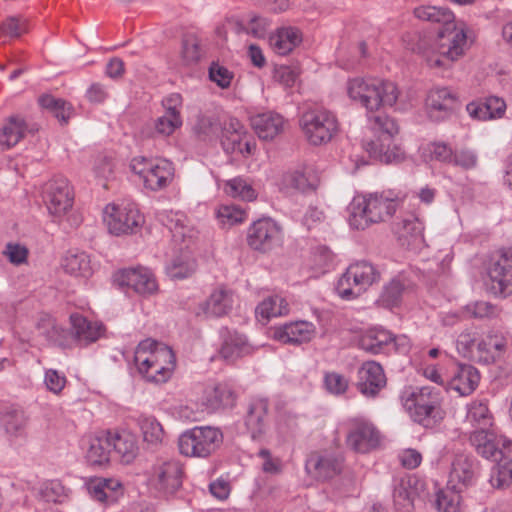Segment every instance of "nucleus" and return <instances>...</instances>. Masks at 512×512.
Listing matches in <instances>:
<instances>
[{"label":"nucleus","instance_id":"nucleus-54","mask_svg":"<svg viewBox=\"0 0 512 512\" xmlns=\"http://www.w3.org/2000/svg\"><path fill=\"white\" fill-rule=\"evenodd\" d=\"M39 496L45 502L62 503L68 497V490L59 480H50L40 486Z\"/></svg>","mask_w":512,"mask_h":512},{"label":"nucleus","instance_id":"nucleus-19","mask_svg":"<svg viewBox=\"0 0 512 512\" xmlns=\"http://www.w3.org/2000/svg\"><path fill=\"white\" fill-rule=\"evenodd\" d=\"M477 475V461L469 455L457 454L451 463L448 483L463 491L475 483Z\"/></svg>","mask_w":512,"mask_h":512},{"label":"nucleus","instance_id":"nucleus-63","mask_svg":"<svg viewBox=\"0 0 512 512\" xmlns=\"http://www.w3.org/2000/svg\"><path fill=\"white\" fill-rule=\"evenodd\" d=\"M2 254L7 260L15 266H20L27 263L29 251L26 246L17 242H8L5 245Z\"/></svg>","mask_w":512,"mask_h":512},{"label":"nucleus","instance_id":"nucleus-16","mask_svg":"<svg viewBox=\"0 0 512 512\" xmlns=\"http://www.w3.org/2000/svg\"><path fill=\"white\" fill-rule=\"evenodd\" d=\"M406 346H408L406 337H395L384 329L370 330L359 340V347L371 354L389 352L390 347L395 351H405Z\"/></svg>","mask_w":512,"mask_h":512},{"label":"nucleus","instance_id":"nucleus-64","mask_svg":"<svg viewBox=\"0 0 512 512\" xmlns=\"http://www.w3.org/2000/svg\"><path fill=\"white\" fill-rule=\"evenodd\" d=\"M233 77V72L229 71L219 63L213 62L209 67L210 80L222 89H226L231 85Z\"/></svg>","mask_w":512,"mask_h":512},{"label":"nucleus","instance_id":"nucleus-37","mask_svg":"<svg viewBox=\"0 0 512 512\" xmlns=\"http://www.w3.org/2000/svg\"><path fill=\"white\" fill-rule=\"evenodd\" d=\"M235 401L236 395L227 384L219 383L204 390L203 403L210 410L233 407Z\"/></svg>","mask_w":512,"mask_h":512},{"label":"nucleus","instance_id":"nucleus-42","mask_svg":"<svg viewBox=\"0 0 512 512\" xmlns=\"http://www.w3.org/2000/svg\"><path fill=\"white\" fill-rule=\"evenodd\" d=\"M160 220L171 232L175 241L185 242L192 237V229L187 224L186 216L181 212H166L161 214Z\"/></svg>","mask_w":512,"mask_h":512},{"label":"nucleus","instance_id":"nucleus-52","mask_svg":"<svg viewBox=\"0 0 512 512\" xmlns=\"http://www.w3.org/2000/svg\"><path fill=\"white\" fill-rule=\"evenodd\" d=\"M138 422L145 442L152 445L162 443L164 430L156 418L140 416Z\"/></svg>","mask_w":512,"mask_h":512},{"label":"nucleus","instance_id":"nucleus-43","mask_svg":"<svg viewBox=\"0 0 512 512\" xmlns=\"http://www.w3.org/2000/svg\"><path fill=\"white\" fill-rule=\"evenodd\" d=\"M302 40L301 32L296 28H282L270 37V45L279 55L291 52Z\"/></svg>","mask_w":512,"mask_h":512},{"label":"nucleus","instance_id":"nucleus-57","mask_svg":"<svg viewBox=\"0 0 512 512\" xmlns=\"http://www.w3.org/2000/svg\"><path fill=\"white\" fill-rule=\"evenodd\" d=\"M182 125L180 112H165L154 121L155 133L160 136H169Z\"/></svg>","mask_w":512,"mask_h":512},{"label":"nucleus","instance_id":"nucleus-4","mask_svg":"<svg viewBox=\"0 0 512 512\" xmlns=\"http://www.w3.org/2000/svg\"><path fill=\"white\" fill-rule=\"evenodd\" d=\"M466 48L467 35L464 29L457 27L454 22L445 28H439L431 55L428 51L422 53L431 68H443L462 57Z\"/></svg>","mask_w":512,"mask_h":512},{"label":"nucleus","instance_id":"nucleus-48","mask_svg":"<svg viewBox=\"0 0 512 512\" xmlns=\"http://www.w3.org/2000/svg\"><path fill=\"white\" fill-rule=\"evenodd\" d=\"M348 211V222L352 229L365 230L371 224L375 223L369 219V212L366 209L365 204H363L361 197L353 199L348 207Z\"/></svg>","mask_w":512,"mask_h":512},{"label":"nucleus","instance_id":"nucleus-40","mask_svg":"<svg viewBox=\"0 0 512 512\" xmlns=\"http://www.w3.org/2000/svg\"><path fill=\"white\" fill-rule=\"evenodd\" d=\"M221 132V145L227 153L239 152L244 154L242 141L246 138V133L237 119H230Z\"/></svg>","mask_w":512,"mask_h":512},{"label":"nucleus","instance_id":"nucleus-3","mask_svg":"<svg viewBox=\"0 0 512 512\" xmlns=\"http://www.w3.org/2000/svg\"><path fill=\"white\" fill-rule=\"evenodd\" d=\"M402 402L413 421L425 428L434 427L443 418L441 393L435 387L407 390L402 395Z\"/></svg>","mask_w":512,"mask_h":512},{"label":"nucleus","instance_id":"nucleus-14","mask_svg":"<svg viewBox=\"0 0 512 512\" xmlns=\"http://www.w3.org/2000/svg\"><path fill=\"white\" fill-rule=\"evenodd\" d=\"M114 282L119 287L132 290L142 296L154 294L158 289L153 273L144 267L120 270L114 275Z\"/></svg>","mask_w":512,"mask_h":512},{"label":"nucleus","instance_id":"nucleus-36","mask_svg":"<svg viewBox=\"0 0 512 512\" xmlns=\"http://www.w3.org/2000/svg\"><path fill=\"white\" fill-rule=\"evenodd\" d=\"M423 484L416 478L401 479L394 486L393 502L394 506L400 512H409L413 507L415 495L418 494V486Z\"/></svg>","mask_w":512,"mask_h":512},{"label":"nucleus","instance_id":"nucleus-7","mask_svg":"<svg viewBox=\"0 0 512 512\" xmlns=\"http://www.w3.org/2000/svg\"><path fill=\"white\" fill-rule=\"evenodd\" d=\"M380 273L367 261L351 264L337 281L335 290L344 300L359 297L374 282L378 281Z\"/></svg>","mask_w":512,"mask_h":512},{"label":"nucleus","instance_id":"nucleus-5","mask_svg":"<svg viewBox=\"0 0 512 512\" xmlns=\"http://www.w3.org/2000/svg\"><path fill=\"white\" fill-rule=\"evenodd\" d=\"M223 438L219 428L196 426L180 435L178 447L182 455L207 458L220 448Z\"/></svg>","mask_w":512,"mask_h":512},{"label":"nucleus","instance_id":"nucleus-62","mask_svg":"<svg viewBox=\"0 0 512 512\" xmlns=\"http://www.w3.org/2000/svg\"><path fill=\"white\" fill-rule=\"evenodd\" d=\"M466 310L474 318L492 319L500 315V308L487 301H477L466 306Z\"/></svg>","mask_w":512,"mask_h":512},{"label":"nucleus","instance_id":"nucleus-33","mask_svg":"<svg viewBox=\"0 0 512 512\" xmlns=\"http://www.w3.org/2000/svg\"><path fill=\"white\" fill-rule=\"evenodd\" d=\"M29 418L19 406H6L0 412V422L6 434L18 438L25 434Z\"/></svg>","mask_w":512,"mask_h":512},{"label":"nucleus","instance_id":"nucleus-51","mask_svg":"<svg viewBox=\"0 0 512 512\" xmlns=\"http://www.w3.org/2000/svg\"><path fill=\"white\" fill-rule=\"evenodd\" d=\"M224 191L233 198H239L245 201H253L257 197V193L252 185L242 177L228 180L225 183Z\"/></svg>","mask_w":512,"mask_h":512},{"label":"nucleus","instance_id":"nucleus-13","mask_svg":"<svg viewBox=\"0 0 512 512\" xmlns=\"http://www.w3.org/2000/svg\"><path fill=\"white\" fill-rule=\"evenodd\" d=\"M281 240V228L271 218L254 221L247 232L248 245L257 251L267 252Z\"/></svg>","mask_w":512,"mask_h":512},{"label":"nucleus","instance_id":"nucleus-21","mask_svg":"<svg viewBox=\"0 0 512 512\" xmlns=\"http://www.w3.org/2000/svg\"><path fill=\"white\" fill-rule=\"evenodd\" d=\"M386 386V376L382 366L375 361H367L358 370L357 388L366 397H375Z\"/></svg>","mask_w":512,"mask_h":512},{"label":"nucleus","instance_id":"nucleus-56","mask_svg":"<svg viewBox=\"0 0 512 512\" xmlns=\"http://www.w3.org/2000/svg\"><path fill=\"white\" fill-rule=\"evenodd\" d=\"M37 330L49 343L62 344L66 331L50 317L43 318L37 324Z\"/></svg>","mask_w":512,"mask_h":512},{"label":"nucleus","instance_id":"nucleus-30","mask_svg":"<svg viewBox=\"0 0 512 512\" xmlns=\"http://www.w3.org/2000/svg\"><path fill=\"white\" fill-rule=\"evenodd\" d=\"M255 133L262 140H272L284 129V118L275 112L268 111L254 115L250 119Z\"/></svg>","mask_w":512,"mask_h":512},{"label":"nucleus","instance_id":"nucleus-32","mask_svg":"<svg viewBox=\"0 0 512 512\" xmlns=\"http://www.w3.org/2000/svg\"><path fill=\"white\" fill-rule=\"evenodd\" d=\"M110 431H101L89 440L86 460L92 466H102L110 461L112 455Z\"/></svg>","mask_w":512,"mask_h":512},{"label":"nucleus","instance_id":"nucleus-10","mask_svg":"<svg viewBox=\"0 0 512 512\" xmlns=\"http://www.w3.org/2000/svg\"><path fill=\"white\" fill-rule=\"evenodd\" d=\"M347 426L346 445L353 451L366 454L380 446L381 433L369 419L351 418Z\"/></svg>","mask_w":512,"mask_h":512},{"label":"nucleus","instance_id":"nucleus-59","mask_svg":"<svg viewBox=\"0 0 512 512\" xmlns=\"http://www.w3.org/2000/svg\"><path fill=\"white\" fill-rule=\"evenodd\" d=\"M28 31V22L21 16H9L0 25V33L11 38H19Z\"/></svg>","mask_w":512,"mask_h":512},{"label":"nucleus","instance_id":"nucleus-12","mask_svg":"<svg viewBox=\"0 0 512 512\" xmlns=\"http://www.w3.org/2000/svg\"><path fill=\"white\" fill-rule=\"evenodd\" d=\"M470 442L477 453L486 459L498 461L512 451V441L504 436H497L489 429H478L470 435Z\"/></svg>","mask_w":512,"mask_h":512},{"label":"nucleus","instance_id":"nucleus-15","mask_svg":"<svg viewBox=\"0 0 512 512\" xmlns=\"http://www.w3.org/2000/svg\"><path fill=\"white\" fill-rule=\"evenodd\" d=\"M44 199L49 212L55 216L64 215L73 204L71 187L66 178L50 180L44 189Z\"/></svg>","mask_w":512,"mask_h":512},{"label":"nucleus","instance_id":"nucleus-44","mask_svg":"<svg viewBox=\"0 0 512 512\" xmlns=\"http://www.w3.org/2000/svg\"><path fill=\"white\" fill-rule=\"evenodd\" d=\"M414 15L420 20L440 24L441 28L454 23V14L447 8L420 6L415 8Z\"/></svg>","mask_w":512,"mask_h":512},{"label":"nucleus","instance_id":"nucleus-53","mask_svg":"<svg viewBox=\"0 0 512 512\" xmlns=\"http://www.w3.org/2000/svg\"><path fill=\"white\" fill-rule=\"evenodd\" d=\"M181 60L186 66L198 63L202 56L200 41L195 35H186L182 39Z\"/></svg>","mask_w":512,"mask_h":512},{"label":"nucleus","instance_id":"nucleus-2","mask_svg":"<svg viewBox=\"0 0 512 512\" xmlns=\"http://www.w3.org/2000/svg\"><path fill=\"white\" fill-rule=\"evenodd\" d=\"M134 362L138 372L148 382L160 384L167 382L176 367L173 350L155 340L145 339L135 349Z\"/></svg>","mask_w":512,"mask_h":512},{"label":"nucleus","instance_id":"nucleus-35","mask_svg":"<svg viewBox=\"0 0 512 512\" xmlns=\"http://www.w3.org/2000/svg\"><path fill=\"white\" fill-rule=\"evenodd\" d=\"M282 185L287 189L306 193L316 189L318 178L312 168L305 166L285 173Z\"/></svg>","mask_w":512,"mask_h":512},{"label":"nucleus","instance_id":"nucleus-6","mask_svg":"<svg viewBox=\"0 0 512 512\" xmlns=\"http://www.w3.org/2000/svg\"><path fill=\"white\" fill-rule=\"evenodd\" d=\"M129 167L140 178L144 187L151 191L165 189L174 179V165L164 158L134 157Z\"/></svg>","mask_w":512,"mask_h":512},{"label":"nucleus","instance_id":"nucleus-20","mask_svg":"<svg viewBox=\"0 0 512 512\" xmlns=\"http://www.w3.org/2000/svg\"><path fill=\"white\" fill-rule=\"evenodd\" d=\"M183 473V467L179 461H166L154 468L155 487L165 495H173L182 486Z\"/></svg>","mask_w":512,"mask_h":512},{"label":"nucleus","instance_id":"nucleus-47","mask_svg":"<svg viewBox=\"0 0 512 512\" xmlns=\"http://www.w3.org/2000/svg\"><path fill=\"white\" fill-rule=\"evenodd\" d=\"M497 462L491 470L489 482L494 488L509 487L512 483V458H507L504 454Z\"/></svg>","mask_w":512,"mask_h":512},{"label":"nucleus","instance_id":"nucleus-26","mask_svg":"<svg viewBox=\"0 0 512 512\" xmlns=\"http://www.w3.org/2000/svg\"><path fill=\"white\" fill-rule=\"evenodd\" d=\"M480 374L470 364H457L447 384L450 389L457 391L461 396L470 395L478 386Z\"/></svg>","mask_w":512,"mask_h":512},{"label":"nucleus","instance_id":"nucleus-55","mask_svg":"<svg viewBox=\"0 0 512 512\" xmlns=\"http://www.w3.org/2000/svg\"><path fill=\"white\" fill-rule=\"evenodd\" d=\"M221 130V124L218 118L204 114L197 117V121L194 125V131L204 140H211L217 137Z\"/></svg>","mask_w":512,"mask_h":512},{"label":"nucleus","instance_id":"nucleus-60","mask_svg":"<svg viewBox=\"0 0 512 512\" xmlns=\"http://www.w3.org/2000/svg\"><path fill=\"white\" fill-rule=\"evenodd\" d=\"M404 289L405 286L400 280L393 279L384 287L380 301L385 307L392 308L397 306L401 301Z\"/></svg>","mask_w":512,"mask_h":512},{"label":"nucleus","instance_id":"nucleus-9","mask_svg":"<svg viewBox=\"0 0 512 512\" xmlns=\"http://www.w3.org/2000/svg\"><path fill=\"white\" fill-rule=\"evenodd\" d=\"M103 221L111 234H132L143 223V217L133 203L108 204L103 211Z\"/></svg>","mask_w":512,"mask_h":512},{"label":"nucleus","instance_id":"nucleus-17","mask_svg":"<svg viewBox=\"0 0 512 512\" xmlns=\"http://www.w3.org/2000/svg\"><path fill=\"white\" fill-rule=\"evenodd\" d=\"M457 106V95L447 87L431 89L426 99L428 116L435 122L449 118L456 110Z\"/></svg>","mask_w":512,"mask_h":512},{"label":"nucleus","instance_id":"nucleus-29","mask_svg":"<svg viewBox=\"0 0 512 512\" xmlns=\"http://www.w3.org/2000/svg\"><path fill=\"white\" fill-rule=\"evenodd\" d=\"M399 241L408 249L417 250L424 246V224L416 216L404 218L398 227Z\"/></svg>","mask_w":512,"mask_h":512},{"label":"nucleus","instance_id":"nucleus-45","mask_svg":"<svg viewBox=\"0 0 512 512\" xmlns=\"http://www.w3.org/2000/svg\"><path fill=\"white\" fill-rule=\"evenodd\" d=\"M38 102L43 109H46L54 115L59 121L66 124L70 119L73 108L67 101L55 98L52 95H42L39 97Z\"/></svg>","mask_w":512,"mask_h":512},{"label":"nucleus","instance_id":"nucleus-39","mask_svg":"<svg viewBox=\"0 0 512 512\" xmlns=\"http://www.w3.org/2000/svg\"><path fill=\"white\" fill-rule=\"evenodd\" d=\"M251 352V346L248 344L244 335L238 332L227 331L223 336V344L220 349L221 356L227 361L247 355Z\"/></svg>","mask_w":512,"mask_h":512},{"label":"nucleus","instance_id":"nucleus-1","mask_svg":"<svg viewBox=\"0 0 512 512\" xmlns=\"http://www.w3.org/2000/svg\"><path fill=\"white\" fill-rule=\"evenodd\" d=\"M347 93L352 101L366 109L370 128L380 133L377 141L364 143L366 150L374 157H384L386 162L396 160L398 155L390 154L384 142L398 133V126L380 110L396 104L400 95L397 85L376 77H355L347 81Z\"/></svg>","mask_w":512,"mask_h":512},{"label":"nucleus","instance_id":"nucleus-58","mask_svg":"<svg viewBox=\"0 0 512 512\" xmlns=\"http://www.w3.org/2000/svg\"><path fill=\"white\" fill-rule=\"evenodd\" d=\"M196 269V263L188 257H177L167 267L171 278L184 279L189 277Z\"/></svg>","mask_w":512,"mask_h":512},{"label":"nucleus","instance_id":"nucleus-18","mask_svg":"<svg viewBox=\"0 0 512 512\" xmlns=\"http://www.w3.org/2000/svg\"><path fill=\"white\" fill-rule=\"evenodd\" d=\"M269 401L264 397L252 398L248 404L244 423L253 441H262L267 431Z\"/></svg>","mask_w":512,"mask_h":512},{"label":"nucleus","instance_id":"nucleus-61","mask_svg":"<svg viewBox=\"0 0 512 512\" xmlns=\"http://www.w3.org/2000/svg\"><path fill=\"white\" fill-rule=\"evenodd\" d=\"M217 218L222 225L232 226L246 218V212L234 205H222L217 210Z\"/></svg>","mask_w":512,"mask_h":512},{"label":"nucleus","instance_id":"nucleus-46","mask_svg":"<svg viewBox=\"0 0 512 512\" xmlns=\"http://www.w3.org/2000/svg\"><path fill=\"white\" fill-rule=\"evenodd\" d=\"M467 420L479 429H488L493 424V415L486 400H474L468 406Z\"/></svg>","mask_w":512,"mask_h":512},{"label":"nucleus","instance_id":"nucleus-31","mask_svg":"<svg viewBox=\"0 0 512 512\" xmlns=\"http://www.w3.org/2000/svg\"><path fill=\"white\" fill-rule=\"evenodd\" d=\"M110 436L112 454L116 455L122 463H131L139 451L136 436L127 431H110Z\"/></svg>","mask_w":512,"mask_h":512},{"label":"nucleus","instance_id":"nucleus-28","mask_svg":"<svg viewBox=\"0 0 512 512\" xmlns=\"http://www.w3.org/2000/svg\"><path fill=\"white\" fill-rule=\"evenodd\" d=\"M37 128L29 126L20 116H10L0 130V151H5L21 141L27 132L33 133Z\"/></svg>","mask_w":512,"mask_h":512},{"label":"nucleus","instance_id":"nucleus-24","mask_svg":"<svg viewBox=\"0 0 512 512\" xmlns=\"http://www.w3.org/2000/svg\"><path fill=\"white\" fill-rule=\"evenodd\" d=\"M361 199L369 212V219L375 223L391 218L399 206L397 197H391L385 193H373Z\"/></svg>","mask_w":512,"mask_h":512},{"label":"nucleus","instance_id":"nucleus-34","mask_svg":"<svg viewBox=\"0 0 512 512\" xmlns=\"http://www.w3.org/2000/svg\"><path fill=\"white\" fill-rule=\"evenodd\" d=\"M233 306V292L224 286L217 287L201 305L203 312L209 317L226 315Z\"/></svg>","mask_w":512,"mask_h":512},{"label":"nucleus","instance_id":"nucleus-23","mask_svg":"<svg viewBox=\"0 0 512 512\" xmlns=\"http://www.w3.org/2000/svg\"><path fill=\"white\" fill-rule=\"evenodd\" d=\"M507 348V339L496 333H489L478 340L472 359L483 363L491 364L502 357Z\"/></svg>","mask_w":512,"mask_h":512},{"label":"nucleus","instance_id":"nucleus-41","mask_svg":"<svg viewBox=\"0 0 512 512\" xmlns=\"http://www.w3.org/2000/svg\"><path fill=\"white\" fill-rule=\"evenodd\" d=\"M64 271L76 277L88 278L92 275L90 257L85 252L69 251L61 262Z\"/></svg>","mask_w":512,"mask_h":512},{"label":"nucleus","instance_id":"nucleus-27","mask_svg":"<svg viewBox=\"0 0 512 512\" xmlns=\"http://www.w3.org/2000/svg\"><path fill=\"white\" fill-rule=\"evenodd\" d=\"M315 334V326L308 321L291 322L279 327L274 337L285 344H302L309 342Z\"/></svg>","mask_w":512,"mask_h":512},{"label":"nucleus","instance_id":"nucleus-22","mask_svg":"<svg viewBox=\"0 0 512 512\" xmlns=\"http://www.w3.org/2000/svg\"><path fill=\"white\" fill-rule=\"evenodd\" d=\"M89 495L96 501L110 505L124 495V486L119 479L94 477L86 483Z\"/></svg>","mask_w":512,"mask_h":512},{"label":"nucleus","instance_id":"nucleus-25","mask_svg":"<svg viewBox=\"0 0 512 512\" xmlns=\"http://www.w3.org/2000/svg\"><path fill=\"white\" fill-rule=\"evenodd\" d=\"M343 466V457L335 453H315L306 462V469L322 480L338 475Z\"/></svg>","mask_w":512,"mask_h":512},{"label":"nucleus","instance_id":"nucleus-38","mask_svg":"<svg viewBox=\"0 0 512 512\" xmlns=\"http://www.w3.org/2000/svg\"><path fill=\"white\" fill-rule=\"evenodd\" d=\"M70 321L75 337L84 344L97 341L104 333L101 323L88 321L80 314H72Z\"/></svg>","mask_w":512,"mask_h":512},{"label":"nucleus","instance_id":"nucleus-8","mask_svg":"<svg viewBox=\"0 0 512 512\" xmlns=\"http://www.w3.org/2000/svg\"><path fill=\"white\" fill-rule=\"evenodd\" d=\"M300 126L312 145L325 144L338 132L336 116L324 108L310 109L303 113Z\"/></svg>","mask_w":512,"mask_h":512},{"label":"nucleus","instance_id":"nucleus-50","mask_svg":"<svg viewBox=\"0 0 512 512\" xmlns=\"http://www.w3.org/2000/svg\"><path fill=\"white\" fill-rule=\"evenodd\" d=\"M289 308L286 300L278 295L264 299L256 308V314L263 319L288 314Z\"/></svg>","mask_w":512,"mask_h":512},{"label":"nucleus","instance_id":"nucleus-49","mask_svg":"<svg viewBox=\"0 0 512 512\" xmlns=\"http://www.w3.org/2000/svg\"><path fill=\"white\" fill-rule=\"evenodd\" d=\"M462 490L455 489L447 484L445 489H440L436 493L435 505L439 512H458Z\"/></svg>","mask_w":512,"mask_h":512},{"label":"nucleus","instance_id":"nucleus-11","mask_svg":"<svg viewBox=\"0 0 512 512\" xmlns=\"http://www.w3.org/2000/svg\"><path fill=\"white\" fill-rule=\"evenodd\" d=\"M489 290L492 294L507 297L512 294V248L501 250L492 258L488 268Z\"/></svg>","mask_w":512,"mask_h":512}]
</instances>
